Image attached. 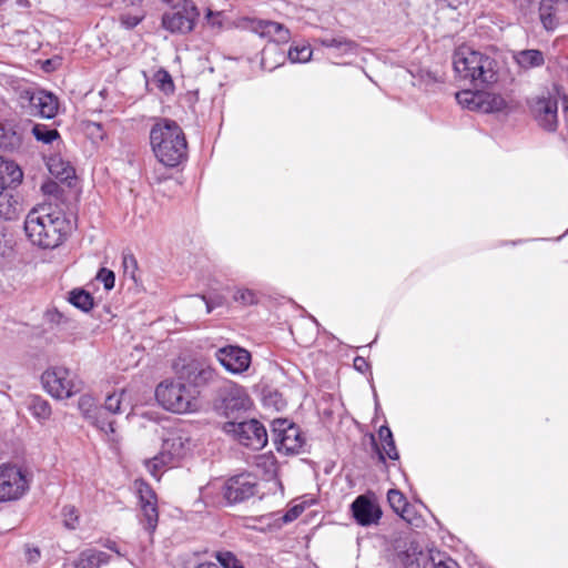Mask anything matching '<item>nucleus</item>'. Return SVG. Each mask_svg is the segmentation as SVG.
<instances>
[{
    "label": "nucleus",
    "instance_id": "obj_14",
    "mask_svg": "<svg viewBox=\"0 0 568 568\" xmlns=\"http://www.w3.org/2000/svg\"><path fill=\"white\" fill-rule=\"evenodd\" d=\"M273 433L278 452L296 454L304 445L300 428L285 419L275 422Z\"/></svg>",
    "mask_w": 568,
    "mask_h": 568
},
{
    "label": "nucleus",
    "instance_id": "obj_21",
    "mask_svg": "<svg viewBox=\"0 0 568 568\" xmlns=\"http://www.w3.org/2000/svg\"><path fill=\"white\" fill-rule=\"evenodd\" d=\"M251 30L258 34L261 38L267 39L275 43H287L291 39L290 30L275 21H253L251 23Z\"/></svg>",
    "mask_w": 568,
    "mask_h": 568
},
{
    "label": "nucleus",
    "instance_id": "obj_57",
    "mask_svg": "<svg viewBox=\"0 0 568 568\" xmlns=\"http://www.w3.org/2000/svg\"><path fill=\"white\" fill-rule=\"evenodd\" d=\"M196 568H222V567L214 562H202Z\"/></svg>",
    "mask_w": 568,
    "mask_h": 568
},
{
    "label": "nucleus",
    "instance_id": "obj_28",
    "mask_svg": "<svg viewBox=\"0 0 568 568\" xmlns=\"http://www.w3.org/2000/svg\"><path fill=\"white\" fill-rule=\"evenodd\" d=\"M108 555L98 550L82 551L78 561L77 568H99L102 564L106 562Z\"/></svg>",
    "mask_w": 568,
    "mask_h": 568
},
{
    "label": "nucleus",
    "instance_id": "obj_22",
    "mask_svg": "<svg viewBox=\"0 0 568 568\" xmlns=\"http://www.w3.org/2000/svg\"><path fill=\"white\" fill-rule=\"evenodd\" d=\"M513 59L517 67L524 71L541 67L545 63L544 53L537 49L516 51Z\"/></svg>",
    "mask_w": 568,
    "mask_h": 568
},
{
    "label": "nucleus",
    "instance_id": "obj_11",
    "mask_svg": "<svg viewBox=\"0 0 568 568\" xmlns=\"http://www.w3.org/2000/svg\"><path fill=\"white\" fill-rule=\"evenodd\" d=\"M459 105L483 113L498 112L506 108V101L499 94L486 91L463 90L456 93Z\"/></svg>",
    "mask_w": 568,
    "mask_h": 568
},
{
    "label": "nucleus",
    "instance_id": "obj_20",
    "mask_svg": "<svg viewBox=\"0 0 568 568\" xmlns=\"http://www.w3.org/2000/svg\"><path fill=\"white\" fill-rule=\"evenodd\" d=\"M351 510L355 521L363 527L377 525L383 514L381 507L366 495L356 497Z\"/></svg>",
    "mask_w": 568,
    "mask_h": 568
},
{
    "label": "nucleus",
    "instance_id": "obj_6",
    "mask_svg": "<svg viewBox=\"0 0 568 568\" xmlns=\"http://www.w3.org/2000/svg\"><path fill=\"white\" fill-rule=\"evenodd\" d=\"M22 176V171L16 163L0 156V221L16 219L18 202L11 192V185L19 184Z\"/></svg>",
    "mask_w": 568,
    "mask_h": 568
},
{
    "label": "nucleus",
    "instance_id": "obj_26",
    "mask_svg": "<svg viewBox=\"0 0 568 568\" xmlns=\"http://www.w3.org/2000/svg\"><path fill=\"white\" fill-rule=\"evenodd\" d=\"M21 135L11 123H0V150L13 151L21 145Z\"/></svg>",
    "mask_w": 568,
    "mask_h": 568
},
{
    "label": "nucleus",
    "instance_id": "obj_47",
    "mask_svg": "<svg viewBox=\"0 0 568 568\" xmlns=\"http://www.w3.org/2000/svg\"><path fill=\"white\" fill-rule=\"evenodd\" d=\"M304 511V506L303 505H295L293 506L292 508H290L282 517V520L284 524H288V523H292L293 520H295L296 518H298V516Z\"/></svg>",
    "mask_w": 568,
    "mask_h": 568
},
{
    "label": "nucleus",
    "instance_id": "obj_27",
    "mask_svg": "<svg viewBox=\"0 0 568 568\" xmlns=\"http://www.w3.org/2000/svg\"><path fill=\"white\" fill-rule=\"evenodd\" d=\"M378 437L382 442V450L378 452L379 458L382 460L385 459V456L388 458L396 460L399 458L398 452L395 446V442L393 438V434L387 426H382L378 429Z\"/></svg>",
    "mask_w": 568,
    "mask_h": 568
},
{
    "label": "nucleus",
    "instance_id": "obj_41",
    "mask_svg": "<svg viewBox=\"0 0 568 568\" xmlns=\"http://www.w3.org/2000/svg\"><path fill=\"white\" fill-rule=\"evenodd\" d=\"M79 409L83 413L84 417L90 419L94 417L98 408L94 406L93 398L90 396H81L79 399Z\"/></svg>",
    "mask_w": 568,
    "mask_h": 568
},
{
    "label": "nucleus",
    "instance_id": "obj_42",
    "mask_svg": "<svg viewBox=\"0 0 568 568\" xmlns=\"http://www.w3.org/2000/svg\"><path fill=\"white\" fill-rule=\"evenodd\" d=\"M206 23L213 29H221L224 22V16L221 11L206 10L205 13Z\"/></svg>",
    "mask_w": 568,
    "mask_h": 568
},
{
    "label": "nucleus",
    "instance_id": "obj_39",
    "mask_svg": "<svg viewBox=\"0 0 568 568\" xmlns=\"http://www.w3.org/2000/svg\"><path fill=\"white\" fill-rule=\"evenodd\" d=\"M233 298L235 302L241 303L242 305H253L257 302L255 292L243 287L236 288Z\"/></svg>",
    "mask_w": 568,
    "mask_h": 568
},
{
    "label": "nucleus",
    "instance_id": "obj_37",
    "mask_svg": "<svg viewBox=\"0 0 568 568\" xmlns=\"http://www.w3.org/2000/svg\"><path fill=\"white\" fill-rule=\"evenodd\" d=\"M191 304L193 306H200L202 304L205 305V313L210 314L214 308L223 305V300L220 296H216L215 298H206L202 295H194L191 297Z\"/></svg>",
    "mask_w": 568,
    "mask_h": 568
},
{
    "label": "nucleus",
    "instance_id": "obj_52",
    "mask_svg": "<svg viewBox=\"0 0 568 568\" xmlns=\"http://www.w3.org/2000/svg\"><path fill=\"white\" fill-rule=\"evenodd\" d=\"M123 266L125 272H128L129 268L132 270V272L136 268V260L132 254H126L123 256Z\"/></svg>",
    "mask_w": 568,
    "mask_h": 568
},
{
    "label": "nucleus",
    "instance_id": "obj_10",
    "mask_svg": "<svg viewBox=\"0 0 568 568\" xmlns=\"http://www.w3.org/2000/svg\"><path fill=\"white\" fill-rule=\"evenodd\" d=\"M178 374L190 388L201 393V388L215 384L220 379L216 368L205 358H193L184 364Z\"/></svg>",
    "mask_w": 568,
    "mask_h": 568
},
{
    "label": "nucleus",
    "instance_id": "obj_3",
    "mask_svg": "<svg viewBox=\"0 0 568 568\" xmlns=\"http://www.w3.org/2000/svg\"><path fill=\"white\" fill-rule=\"evenodd\" d=\"M150 142L156 159L165 166H178L186 159L187 143L182 129L171 120L154 124Z\"/></svg>",
    "mask_w": 568,
    "mask_h": 568
},
{
    "label": "nucleus",
    "instance_id": "obj_8",
    "mask_svg": "<svg viewBox=\"0 0 568 568\" xmlns=\"http://www.w3.org/2000/svg\"><path fill=\"white\" fill-rule=\"evenodd\" d=\"M223 432L241 445L258 450L267 444V433L257 419L229 420L223 424Z\"/></svg>",
    "mask_w": 568,
    "mask_h": 568
},
{
    "label": "nucleus",
    "instance_id": "obj_13",
    "mask_svg": "<svg viewBox=\"0 0 568 568\" xmlns=\"http://www.w3.org/2000/svg\"><path fill=\"white\" fill-rule=\"evenodd\" d=\"M529 108L538 125L548 132L558 126V101L550 94L538 95L530 100Z\"/></svg>",
    "mask_w": 568,
    "mask_h": 568
},
{
    "label": "nucleus",
    "instance_id": "obj_43",
    "mask_svg": "<svg viewBox=\"0 0 568 568\" xmlns=\"http://www.w3.org/2000/svg\"><path fill=\"white\" fill-rule=\"evenodd\" d=\"M514 4L524 16H527L541 4V0H514Z\"/></svg>",
    "mask_w": 568,
    "mask_h": 568
},
{
    "label": "nucleus",
    "instance_id": "obj_4",
    "mask_svg": "<svg viewBox=\"0 0 568 568\" xmlns=\"http://www.w3.org/2000/svg\"><path fill=\"white\" fill-rule=\"evenodd\" d=\"M216 493H221L230 505L242 503L255 495L256 480L251 474L235 475L224 481L213 480L201 489V499L207 506H215L220 503Z\"/></svg>",
    "mask_w": 568,
    "mask_h": 568
},
{
    "label": "nucleus",
    "instance_id": "obj_5",
    "mask_svg": "<svg viewBox=\"0 0 568 568\" xmlns=\"http://www.w3.org/2000/svg\"><path fill=\"white\" fill-rule=\"evenodd\" d=\"M200 392L190 388L178 374L175 378L161 382L155 388L158 403L166 410L185 414L197 410Z\"/></svg>",
    "mask_w": 568,
    "mask_h": 568
},
{
    "label": "nucleus",
    "instance_id": "obj_23",
    "mask_svg": "<svg viewBox=\"0 0 568 568\" xmlns=\"http://www.w3.org/2000/svg\"><path fill=\"white\" fill-rule=\"evenodd\" d=\"M318 41L322 47L334 49L338 57L356 54L357 52V44L353 40L342 36L325 37L321 38Z\"/></svg>",
    "mask_w": 568,
    "mask_h": 568
},
{
    "label": "nucleus",
    "instance_id": "obj_56",
    "mask_svg": "<svg viewBox=\"0 0 568 568\" xmlns=\"http://www.w3.org/2000/svg\"><path fill=\"white\" fill-rule=\"evenodd\" d=\"M57 187H58V185L55 183L50 182V183L43 184L42 190L44 193L52 194L57 190Z\"/></svg>",
    "mask_w": 568,
    "mask_h": 568
},
{
    "label": "nucleus",
    "instance_id": "obj_32",
    "mask_svg": "<svg viewBox=\"0 0 568 568\" xmlns=\"http://www.w3.org/2000/svg\"><path fill=\"white\" fill-rule=\"evenodd\" d=\"M312 49L307 44L294 45L287 52V58L293 63H305L312 58Z\"/></svg>",
    "mask_w": 568,
    "mask_h": 568
},
{
    "label": "nucleus",
    "instance_id": "obj_15",
    "mask_svg": "<svg viewBox=\"0 0 568 568\" xmlns=\"http://www.w3.org/2000/svg\"><path fill=\"white\" fill-rule=\"evenodd\" d=\"M216 361L231 374H242L251 365V353L237 345H226L215 351Z\"/></svg>",
    "mask_w": 568,
    "mask_h": 568
},
{
    "label": "nucleus",
    "instance_id": "obj_17",
    "mask_svg": "<svg viewBox=\"0 0 568 568\" xmlns=\"http://www.w3.org/2000/svg\"><path fill=\"white\" fill-rule=\"evenodd\" d=\"M136 489L140 498L142 517L140 519L143 528L152 535L158 526L159 513L156 496L152 488L144 481H136Z\"/></svg>",
    "mask_w": 568,
    "mask_h": 568
},
{
    "label": "nucleus",
    "instance_id": "obj_19",
    "mask_svg": "<svg viewBox=\"0 0 568 568\" xmlns=\"http://www.w3.org/2000/svg\"><path fill=\"white\" fill-rule=\"evenodd\" d=\"M190 446L191 440L186 432L172 429L163 437L161 453L173 464L189 453Z\"/></svg>",
    "mask_w": 568,
    "mask_h": 568
},
{
    "label": "nucleus",
    "instance_id": "obj_38",
    "mask_svg": "<svg viewBox=\"0 0 568 568\" xmlns=\"http://www.w3.org/2000/svg\"><path fill=\"white\" fill-rule=\"evenodd\" d=\"M102 415H103L102 409L98 408L97 413H94V417L90 418L89 420L104 434H113L114 433V427H113L114 422L108 420Z\"/></svg>",
    "mask_w": 568,
    "mask_h": 568
},
{
    "label": "nucleus",
    "instance_id": "obj_34",
    "mask_svg": "<svg viewBox=\"0 0 568 568\" xmlns=\"http://www.w3.org/2000/svg\"><path fill=\"white\" fill-rule=\"evenodd\" d=\"M32 133L38 141L47 144L52 143L54 140L60 138L59 132L55 129H50L44 124L33 125Z\"/></svg>",
    "mask_w": 568,
    "mask_h": 568
},
{
    "label": "nucleus",
    "instance_id": "obj_9",
    "mask_svg": "<svg viewBox=\"0 0 568 568\" xmlns=\"http://www.w3.org/2000/svg\"><path fill=\"white\" fill-rule=\"evenodd\" d=\"M200 18V10L193 1H184L176 8L166 9L161 17V27L171 34L191 33Z\"/></svg>",
    "mask_w": 568,
    "mask_h": 568
},
{
    "label": "nucleus",
    "instance_id": "obj_2",
    "mask_svg": "<svg viewBox=\"0 0 568 568\" xmlns=\"http://www.w3.org/2000/svg\"><path fill=\"white\" fill-rule=\"evenodd\" d=\"M453 65L456 74L474 87L493 84L498 80L497 61L468 45H460L455 50Z\"/></svg>",
    "mask_w": 568,
    "mask_h": 568
},
{
    "label": "nucleus",
    "instance_id": "obj_51",
    "mask_svg": "<svg viewBox=\"0 0 568 568\" xmlns=\"http://www.w3.org/2000/svg\"><path fill=\"white\" fill-rule=\"evenodd\" d=\"M399 560L406 568H419V561L418 558L414 557H405L403 555H398Z\"/></svg>",
    "mask_w": 568,
    "mask_h": 568
},
{
    "label": "nucleus",
    "instance_id": "obj_31",
    "mask_svg": "<svg viewBox=\"0 0 568 568\" xmlns=\"http://www.w3.org/2000/svg\"><path fill=\"white\" fill-rule=\"evenodd\" d=\"M172 463L163 456L160 452L158 456H154L152 459L145 462V466L148 471L155 478L160 479L161 474L165 467H169Z\"/></svg>",
    "mask_w": 568,
    "mask_h": 568
},
{
    "label": "nucleus",
    "instance_id": "obj_53",
    "mask_svg": "<svg viewBox=\"0 0 568 568\" xmlns=\"http://www.w3.org/2000/svg\"><path fill=\"white\" fill-rule=\"evenodd\" d=\"M26 558L28 562H36L40 558V551L37 548H27Z\"/></svg>",
    "mask_w": 568,
    "mask_h": 568
},
{
    "label": "nucleus",
    "instance_id": "obj_1",
    "mask_svg": "<svg viewBox=\"0 0 568 568\" xmlns=\"http://www.w3.org/2000/svg\"><path fill=\"white\" fill-rule=\"evenodd\" d=\"M69 223L59 211H51L41 205L32 209L24 220V231L33 245L52 250L63 243L68 234Z\"/></svg>",
    "mask_w": 568,
    "mask_h": 568
},
{
    "label": "nucleus",
    "instance_id": "obj_50",
    "mask_svg": "<svg viewBox=\"0 0 568 568\" xmlns=\"http://www.w3.org/2000/svg\"><path fill=\"white\" fill-rule=\"evenodd\" d=\"M353 366L356 371L361 373H364L369 368L368 362L362 356H356L354 358Z\"/></svg>",
    "mask_w": 568,
    "mask_h": 568
},
{
    "label": "nucleus",
    "instance_id": "obj_40",
    "mask_svg": "<svg viewBox=\"0 0 568 568\" xmlns=\"http://www.w3.org/2000/svg\"><path fill=\"white\" fill-rule=\"evenodd\" d=\"M216 559L220 562L219 566L222 568H244L237 558L230 551L219 552L216 555Z\"/></svg>",
    "mask_w": 568,
    "mask_h": 568
},
{
    "label": "nucleus",
    "instance_id": "obj_30",
    "mask_svg": "<svg viewBox=\"0 0 568 568\" xmlns=\"http://www.w3.org/2000/svg\"><path fill=\"white\" fill-rule=\"evenodd\" d=\"M387 500L396 514L400 515L403 518H406L405 514L407 513L408 503L399 490L390 489L387 494Z\"/></svg>",
    "mask_w": 568,
    "mask_h": 568
},
{
    "label": "nucleus",
    "instance_id": "obj_7",
    "mask_svg": "<svg viewBox=\"0 0 568 568\" xmlns=\"http://www.w3.org/2000/svg\"><path fill=\"white\" fill-rule=\"evenodd\" d=\"M41 381L44 389L54 398H70L82 389V381L70 369L62 366L50 367L43 372Z\"/></svg>",
    "mask_w": 568,
    "mask_h": 568
},
{
    "label": "nucleus",
    "instance_id": "obj_48",
    "mask_svg": "<svg viewBox=\"0 0 568 568\" xmlns=\"http://www.w3.org/2000/svg\"><path fill=\"white\" fill-rule=\"evenodd\" d=\"M398 555H403L405 557L418 558L420 555H423V552L419 549L418 545L416 542L412 541L409 544V547L405 551L399 552Z\"/></svg>",
    "mask_w": 568,
    "mask_h": 568
},
{
    "label": "nucleus",
    "instance_id": "obj_24",
    "mask_svg": "<svg viewBox=\"0 0 568 568\" xmlns=\"http://www.w3.org/2000/svg\"><path fill=\"white\" fill-rule=\"evenodd\" d=\"M24 406L39 423H44L51 416L50 404L38 395H28Z\"/></svg>",
    "mask_w": 568,
    "mask_h": 568
},
{
    "label": "nucleus",
    "instance_id": "obj_59",
    "mask_svg": "<svg viewBox=\"0 0 568 568\" xmlns=\"http://www.w3.org/2000/svg\"><path fill=\"white\" fill-rule=\"evenodd\" d=\"M268 50H270V49H265V50L263 51V59H262V62H263V63H264V60H265V54L268 52Z\"/></svg>",
    "mask_w": 568,
    "mask_h": 568
},
{
    "label": "nucleus",
    "instance_id": "obj_46",
    "mask_svg": "<svg viewBox=\"0 0 568 568\" xmlns=\"http://www.w3.org/2000/svg\"><path fill=\"white\" fill-rule=\"evenodd\" d=\"M97 278L103 283L105 290L109 291L114 287L115 276L112 271L101 268L98 273Z\"/></svg>",
    "mask_w": 568,
    "mask_h": 568
},
{
    "label": "nucleus",
    "instance_id": "obj_54",
    "mask_svg": "<svg viewBox=\"0 0 568 568\" xmlns=\"http://www.w3.org/2000/svg\"><path fill=\"white\" fill-rule=\"evenodd\" d=\"M435 568H459V567L455 560L447 558L445 560H439L437 564H435Z\"/></svg>",
    "mask_w": 568,
    "mask_h": 568
},
{
    "label": "nucleus",
    "instance_id": "obj_45",
    "mask_svg": "<svg viewBox=\"0 0 568 568\" xmlns=\"http://www.w3.org/2000/svg\"><path fill=\"white\" fill-rule=\"evenodd\" d=\"M143 20L142 14L124 13L120 17V23L124 29H133Z\"/></svg>",
    "mask_w": 568,
    "mask_h": 568
},
{
    "label": "nucleus",
    "instance_id": "obj_55",
    "mask_svg": "<svg viewBox=\"0 0 568 568\" xmlns=\"http://www.w3.org/2000/svg\"><path fill=\"white\" fill-rule=\"evenodd\" d=\"M91 128H92L91 134H97L101 140H103L104 133H103L102 126L98 123H93L91 125Z\"/></svg>",
    "mask_w": 568,
    "mask_h": 568
},
{
    "label": "nucleus",
    "instance_id": "obj_33",
    "mask_svg": "<svg viewBox=\"0 0 568 568\" xmlns=\"http://www.w3.org/2000/svg\"><path fill=\"white\" fill-rule=\"evenodd\" d=\"M126 392L124 389L113 393L106 396L104 402V409L112 413V414H119L122 413V405L125 400Z\"/></svg>",
    "mask_w": 568,
    "mask_h": 568
},
{
    "label": "nucleus",
    "instance_id": "obj_12",
    "mask_svg": "<svg viewBox=\"0 0 568 568\" xmlns=\"http://www.w3.org/2000/svg\"><path fill=\"white\" fill-rule=\"evenodd\" d=\"M29 489L24 471L13 465H0V503L17 500Z\"/></svg>",
    "mask_w": 568,
    "mask_h": 568
},
{
    "label": "nucleus",
    "instance_id": "obj_18",
    "mask_svg": "<svg viewBox=\"0 0 568 568\" xmlns=\"http://www.w3.org/2000/svg\"><path fill=\"white\" fill-rule=\"evenodd\" d=\"M21 98L29 101L31 114L45 119H52L58 113V99L50 92L41 90L24 91Z\"/></svg>",
    "mask_w": 568,
    "mask_h": 568
},
{
    "label": "nucleus",
    "instance_id": "obj_58",
    "mask_svg": "<svg viewBox=\"0 0 568 568\" xmlns=\"http://www.w3.org/2000/svg\"><path fill=\"white\" fill-rule=\"evenodd\" d=\"M124 2H126L128 4H131V6H134V4H138V3H141L142 0H123Z\"/></svg>",
    "mask_w": 568,
    "mask_h": 568
},
{
    "label": "nucleus",
    "instance_id": "obj_36",
    "mask_svg": "<svg viewBox=\"0 0 568 568\" xmlns=\"http://www.w3.org/2000/svg\"><path fill=\"white\" fill-rule=\"evenodd\" d=\"M154 82L156 87L164 93H172L174 91L172 77L168 71L163 69L155 72Z\"/></svg>",
    "mask_w": 568,
    "mask_h": 568
},
{
    "label": "nucleus",
    "instance_id": "obj_29",
    "mask_svg": "<svg viewBox=\"0 0 568 568\" xmlns=\"http://www.w3.org/2000/svg\"><path fill=\"white\" fill-rule=\"evenodd\" d=\"M69 302L83 312H88L93 307V297L84 290H73L70 293Z\"/></svg>",
    "mask_w": 568,
    "mask_h": 568
},
{
    "label": "nucleus",
    "instance_id": "obj_44",
    "mask_svg": "<svg viewBox=\"0 0 568 568\" xmlns=\"http://www.w3.org/2000/svg\"><path fill=\"white\" fill-rule=\"evenodd\" d=\"M539 17L546 30H554L557 21L551 12H548L545 7L539 6Z\"/></svg>",
    "mask_w": 568,
    "mask_h": 568
},
{
    "label": "nucleus",
    "instance_id": "obj_25",
    "mask_svg": "<svg viewBox=\"0 0 568 568\" xmlns=\"http://www.w3.org/2000/svg\"><path fill=\"white\" fill-rule=\"evenodd\" d=\"M49 172L61 181H68L74 178L75 171L70 162L63 160L60 155H51L47 160Z\"/></svg>",
    "mask_w": 568,
    "mask_h": 568
},
{
    "label": "nucleus",
    "instance_id": "obj_35",
    "mask_svg": "<svg viewBox=\"0 0 568 568\" xmlns=\"http://www.w3.org/2000/svg\"><path fill=\"white\" fill-rule=\"evenodd\" d=\"M61 517L65 528L74 530L79 527L80 515L79 510L74 506H64L61 511Z\"/></svg>",
    "mask_w": 568,
    "mask_h": 568
},
{
    "label": "nucleus",
    "instance_id": "obj_49",
    "mask_svg": "<svg viewBox=\"0 0 568 568\" xmlns=\"http://www.w3.org/2000/svg\"><path fill=\"white\" fill-rule=\"evenodd\" d=\"M10 250L6 241L4 227L0 225V258H3Z\"/></svg>",
    "mask_w": 568,
    "mask_h": 568
},
{
    "label": "nucleus",
    "instance_id": "obj_16",
    "mask_svg": "<svg viewBox=\"0 0 568 568\" xmlns=\"http://www.w3.org/2000/svg\"><path fill=\"white\" fill-rule=\"evenodd\" d=\"M251 406V398L242 386L230 383L224 387L221 409L225 417L236 420L239 413L248 410Z\"/></svg>",
    "mask_w": 568,
    "mask_h": 568
}]
</instances>
